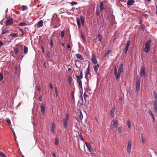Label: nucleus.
<instances>
[{
	"label": "nucleus",
	"instance_id": "obj_18",
	"mask_svg": "<svg viewBox=\"0 0 157 157\" xmlns=\"http://www.w3.org/2000/svg\"><path fill=\"white\" fill-rule=\"evenodd\" d=\"M85 145H86V147L88 149L89 151L90 152H91L90 149H91V147L90 146V144H88V143L86 142L85 143Z\"/></svg>",
	"mask_w": 157,
	"mask_h": 157
},
{
	"label": "nucleus",
	"instance_id": "obj_6",
	"mask_svg": "<svg viewBox=\"0 0 157 157\" xmlns=\"http://www.w3.org/2000/svg\"><path fill=\"white\" fill-rule=\"evenodd\" d=\"M113 123L110 126V128L112 129L116 127L117 125L118 121L114 120V119L113 121Z\"/></svg>",
	"mask_w": 157,
	"mask_h": 157
},
{
	"label": "nucleus",
	"instance_id": "obj_58",
	"mask_svg": "<svg viewBox=\"0 0 157 157\" xmlns=\"http://www.w3.org/2000/svg\"><path fill=\"white\" fill-rule=\"evenodd\" d=\"M6 121L8 124L10 125V124L11 122L10 120L9 119H6Z\"/></svg>",
	"mask_w": 157,
	"mask_h": 157
},
{
	"label": "nucleus",
	"instance_id": "obj_44",
	"mask_svg": "<svg viewBox=\"0 0 157 157\" xmlns=\"http://www.w3.org/2000/svg\"><path fill=\"white\" fill-rule=\"evenodd\" d=\"M145 25H141L140 26V28L141 29L143 30V31H144L145 29Z\"/></svg>",
	"mask_w": 157,
	"mask_h": 157
},
{
	"label": "nucleus",
	"instance_id": "obj_62",
	"mask_svg": "<svg viewBox=\"0 0 157 157\" xmlns=\"http://www.w3.org/2000/svg\"><path fill=\"white\" fill-rule=\"evenodd\" d=\"M88 74L85 73V78H86V79L87 78H88V76H87Z\"/></svg>",
	"mask_w": 157,
	"mask_h": 157
},
{
	"label": "nucleus",
	"instance_id": "obj_59",
	"mask_svg": "<svg viewBox=\"0 0 157 157\" xmlns=\"http://www.w3.org/2000/svg\"><path fill=\"white\" fill-rule=\"evenodd\" d=\"M148 113H149V115L151 116V115H152L153 114L152 113V112H151V111L150 110H149L148 111Z\"/></svg>",
	"mask_w": 157,
	"mask_h": 157
},
{
	"label": "nucleus",
	"instance_id": "obj_64",
	"mask_svg": "<svg viewBox=\"0 0 157 157\" xmlns=\"http://www.w3.org/2000/svg\"><path fill=\"white\" fill-rule=\"evenodd\" d=\"M52 154L53 157H56V154L54 152L52 153Z\"/></svg>",
	"mask_w": 157,
	"mask_h": 157
},
{
	"label": "nucleus",
	"instance_id": "obj_46",
	"mask_svg": "<svg viewBox=\"0 0 157 157\" xmlns=\"http://www.w3.org/2000/svg\"><path fill=\"white\" fill-rule=\"evenodd\" d=\"M59 144V141L57 138H56L55 140V144L56 145H58Z\"/></svg>",
	"mask_w": 157,
	"mask_h": 157
},
{
	"label": "nucleus",
	"instance_id": "obj_53",
	"mask_svg": "<svg viewBox=\"0 0 157 157\" xmlns=\"http://www.w3.org/2000/svg\"><path fill=\"white\" fill-rule=\"evenodd\" d=\"M153 105H157V99H155L153 101Z\"/></svg>",
	"mask_w": 157,
	"mask_h": 157
},
{
	"label": "nucleus",
	"instance_id": "obj_61",
	"mask_svg": "<svg viewBox=\"0 0 157 157\" xmlns=\"http://www.w3.org/2000/svg\"><path fill=\"white\" fill-rule=\"evenodd\" d=\"M121 131H122V130H121V128L120 127H119L118 128V132L120 133H121Z\"/></svg>",
	"mask_w": 157,
	"mask_h": 157
},
{
	"label": "nucleus",
	"instance_id": "obj_9",
	"mask_svg": "<svg viewBox=\"0 0 157 157\" xmlns=\"http://www.w3.org/2000/svg\"><path fill=\"white\" fill-rule=\"evenodd\" d=\"M42 115H44L45 114V106L44 104H42L40 107Z\"/></svg>",
	"mask_w": 157,
	"mask_h": 157
},
{
	"label": "nucleus",
	"instance_id": "obj_51",
	"mask_svg": "<svg viewBox=\"0 0 157 157\" xmlns=\"http://www.w3.org/2000/svg\"><path fill=\"white\" fill-rule=\"evenodd\" d=\"M65 35V32L64 30H63L61 31V36L62 37H64Z\"/></svg>",
	"mask_w": 157,
	"mask_h": 157
},
{
	"label": "nucleus",
	"instance_id": "obj_50",
	"mask_svg": "<svg viewBox=\"0 0 157 157\" xmlns=\"http://www.w3.org/2000/svg\"><path fill=\"white\" fill-rule=\"evenodd\" d=\"M68 125V123H63V126L64 127V129H66L67 128V126Z\"/></svg>",
	"mask_w": 157,
	"mask_h": 157
},
{
	"label": "nucleus",
	"instance_id": "obj_45",
	"mask_svg": "<svg viewBox=\"0 0 157 157\" xmlns=\"http://www.w3.org/2000/svg\"><path fill=\"white\" fill-rule=\"evenodd\" d=\"M153 105L154 106V111L156 113H157V105Z\"/></svg>",
	"mask_w": 157,
	"mask_h": 157
},
{
	"label": "nucleus",
	"instance_id": "obj_49",
	"mask_svg": "<svg viewBox=\"0 0 157 157\" xmlns=\"http://www.w3.org/2000/svg\"><path fill=\"white\" fill-rule=\"evenodd\" d=\"M47 56L48 57V58H51L50 53L49 51L47 52Z\"/></svg>",
	"mask_w": 157,
	"mask_h": 157
},
{
	"label": "nucleus",
	"instance_id": "obj_34",
	"mask_svg": "<svg viewBox=\"0 0 157 157\" xmlns=\"http://www.w3.org/2000/svg\"><path fill=\"white\" fill-rule=\"evenodd\" d=\"M127 124L128 128H131V124L129 120H128L127 121Z\"/></svg>",
	"mask_w": 157,
	"mask_h": 157
},
{
	"label": "nucleus",
	"instance_id": "obj_16",
	"mask_svg": "<svg viewBox=\"0 0 157 157\" xmlns=\"http://www.w3.org/2000/svg\"><path fill=\"white\" fill-rule=\"evenodd\" d=\"M55 124L52 123L51 127V131L53 134H54L55 133Z\"/></svg>",
	"mask_w": 157,
	"mask_h": 157
},
{
	"label": "nucleus",
	"instance_id": "obj_12",
	"mask_svg": "<svg viewBox=\"0 0 157 157\" xmlns=\"http://www.w3.org/2000/svg\"><path fill=\"white\" fill-rule=\"evenodd\" d=\"M135 2V1L133 0H128L127 2V5L128 6L133 5Z\"/></svg>",
	"mask_w": 157,
	"mask_h": 157
},
{
	"label": "nucleus",
	"instance_id": "obj_19",
	"mask_svg": "<svg viewBox=\"0 0 157 157\" xmlns=\"http://www.w3.org/2000/svg\"><path fill=\"white\" fill-rule=\"evenodd\" d=\"M99 67V65L98 64H97L95 65L94 67V69L96 73H97V71H98V69Z\"/></svg>",
	"mask_w": 157,
	"mask_h": 157
},
{
	"label": "nucleus",
	"instance_id": "obj_32",
	"mask_svg": "<svg viewBox=\"0 0 157 157\" xmlns=\"http://www.w3.org/2000/svg\"><path fill=\"white\" fill-rule=\"evenodd\" d=\"M69 118V115L68 113H66L65 117V118L63 119H64L67 120V121H68Z\"/></svg>",
	"mask_w": 157,
	"mask_h": 157
},
{
	"label": "nucleus",
	"instance_id": "obj_37",
	"mask_svg": "<svg viewBox=\"0 0 157 157\" xmlns=\"http://www.w3.org/2000/svg\"><path fill=\"white\" fill-rule=\"evenodd\" d=\"M129 43H130V41L129 40H128V41L127 42L126 44V48H128V49L129 46Z\"/></svg>",
	"mask_w": 157,
	"mask_h": 157
},
{
	"label": "nucleus",
	"instance_id": "obj_39",
	"mask_svg": "<svg viewBox=\"0 0 157 157\" xmlns=\"http://www.w3.org/2000/svg\"><path fill=\"white\" fill-rule=\"evenodd\" d=\"M82 38L84 42H86L85 36L84 35V34H82Z\"/></svg>",
	"mask_w": 157,
	"mask_h": 157
},
{
	"label": "nucleus",
	"instance_id": "obj_5",
	"mask_svg": "<svg viewBox=\"0 0 157 157\" xmlns=\"http://www.w3.org/2000/svg\"><path fill=\"white\" fill-rule=\"evenodd\" d=\"M140 75L141 77L146 76L145 68V67L141 68Z\"/></svg>",
	"mask_w": 157,
	"mask_h": 157
},
{
	"label": "nucleus",
	"instance_id": "obj_26",
	"mask_svg": "<svg viewBox=\"0 0 157 157\" xmlns=\"http://www.w3.org/2000/svg\"><path fill=\"white\" fill-rule=\"evenodd\" d=\"M79 102H80L79 104L81 106H83L84 105V102H83V98H82V99H81V100H80L79 101Z\"/></svg>",
	"mask_w": 157,
	"mask_h": 157
},
{
	"label": "nucleus",
	"instance_id": "obj_22",
	"mask_svg": "<svg viewBox=\"0 0 157 157\" xmlns=\"http://www.w3.org/2000/svg\"><path fill=\"white\" fill-rule=\"evenodd\" d=\"M80 20H81L82 25H84V23L85 22V21H84L85 20H84V19L83 18V16H80Z\"/></svg>",
	"mask_w": 157,
	"mask_h": 157
},
{
	"label": "nucleus",
	"instance_id": "obj_30",
	"mask_svg": "<svg viewBox=\"0 0 157 157\" xmlns=\"http://www.w3.org/2000/svg\"><path fill=\"white\" fill-rule=\"evenodd\" d=\"M68 3L70 4L71 6H73L74 5H76L77 4V2H69Z\"/></svg>",
	"mask_w": 157,
	"mask_h": 157
},
{
	"label": "nucleus",
	"instance_id": "obj_43",
	"mask_svg": "<svg viewBox=\"0 0 157 157\" xmlns=\"http://www.w3.org/2000/svg\"><path fill=\"white\" fill-rule=\"evenodd\" d=\"M90 69L89 66L86 68V72L85 73L89 74L90 73Z\"/></svg>",
	"mask_w": 157,
	"mask_h": 157
},
{
	"label": "nucleus",
	"instance_id": "obj_13",
	"mask_svg": "<svg viewBox=\"0 0 157 157\" xmlns=\"http://www.w3.org/2000/svg\"><path fill=\"white\" fill-rule=\"evenodd\" d=\"M76 57L77 59L81 60H83L84 59V58L82 57V56L80 54H76Z\"/></svg>",
	"mask_w": 157,
	"mask_h": 157
},
{
	"label": "nucleus",
	"instance_id": "obj_40",
	"mask_svg": "<svg viewBox=\"0 0 157 157\" xmlns=\"http://www.w3.org/2000/svg\"><path fill=\"white\" fill-rule=\"evenodd\" d=\"M78 135L80 138V139L82 141H84V139L82 136L81 133H78Z\"/></svg>",
	"mask_w": 157,
	"mask_h": 157
},
{
	"label": "nucleus",
	"instance_id": "obj_28",
	"mask_svg": "<svg viewBox=\"0 0 157 157\" xmlns=\"http://www.w3.org/2000/svg\"><path fill=\"white\" fill-rule=\"evenodd\" d=\"M98 40L100 42H101L102 41V36L100 35V34H99L98 35Z\"/></svg>",
	"mask_w": 157,
	"mask_h": 157
},
{
	"label": "nucleus",
	"instance_id": "obj_54",
	"mask_svg": "<svg viewBox=\"0 0 157 157\" xmlns=\"http://www.w3.org/2000/svg\"><path fill=\"white\" fill-rule=\"evenodd\" d=\"M12 132H13V136L14 137V138L15 139V140L16 141V134H15V132H14V131H13V130H12Z\"/></svg>",
	"mask_w": 157,
	"mask_h": 157
},
{
	"label": "nucleus",
	"instance_id": "obj_33",
	"mask_svg": "<svg viewBox=\"0 0 157 157\" xmlns=\"http://www.w3.org/2000/svg\"><path fill=\"white\" fill-rule=\"evenodd\" d=\"M112 52V51L111 50H108L106 52L105 55L107 56L110 54V53H111Z\"/></svg>",
	"mask_w": 157,
	"mask_h": 157
},
{
	"label": "nucleus",
	"instance_id": "obj_47",
	"mask_svg": "<svg viewBox=\"0 0 157 157\" xmlns=\"http://www.w3.org/2000/svg\"><path fill=\"white\" fill-rule=\"evenodd\" d=\"M14 52L16 53V55H17V53L18 52V50L17 48H16L14 49Z\"/></svg>",
	"mask_w": 157,
	"mask_h": 157
},
{
	"label": "nucleus",
	"instance_id": "obj_63",
	"mask_svg": "<svg viewBox=\"0 0 157 157\" xmlns=\"http://www.w3.org/2000/svg\"><path fill=\"white\" fill-rule=\"evenodd\" d=\"M117 71V67L116 66H115L114 67V72H116H116Z\"/></svg>",
	"mask_w": 157,
	"mask_h": 157
},
{
	"label": "nucleus",
	"instance_id": "obj_35",
	"mask_svg": "<svg viewBox=\"0 0 157 157\" xmlns=\"http://www.w3.org/2000/svg\"><path fill=\"white\" fill-rule=\"evenodd\" d=\"M88 97V95H87L86 93H85L84 94V100H85V103L86 104V98Z\"/></svg>",
	"mask_w": 157,
	"mask_h": 157
},
{
	"label": "nucleus",
	"instance_id": "obj_8",
	"mask_svg": "<svg viewBox=\"0 0 157 157\" xmlns=\"http://www.w3.org/2000/svg\"><path fill=\"white\" fill-rule=\"evenodd\" d=\"M13 20L12 18H9L6 21V25H10L13 23Z\"/></svg>",
	"mask_w": 157,
	"mask_h": 157
},
{
	"label": "nucleus",
	"instance_id": "obj_3",
	"mask_svg": "<svg viewBox=\"0 0 157 157\" xmlns=\"http://www.w3.org/2000/svg\"><path fill=\"white\" fill-rule=\"evenodd\" d=\"M131 143L130 140L128 141L127 146V151L128 154H129L131 150Z\"/></svg>",
	"mask_w": 157,
	"mask_h": 157
},
{
	"label": "nucleus",
	"instance_id": "obj_1",
	"mask_svg": "<svg viewBox=\"0 0 157 157\" xmlns=\"http://www.w3.org/2000/svg\"><path fill=\"white\" fill-rule=\"evenodd\" d=\"M75 76L77 78L76 81L78 84V86L80 88L82 89V85L81 79L83 78V74L82 71H80V73L79 75H75Z\"/></svg>",
	"mask_w": 157,
	"mask_h": 157
},
{
	"label": "nucleus",
	"instance_id": "obj_55",
	"mask_svg": "<svg viewBox=\"0 0 157 157\" xmlns=\"http://www.w3.org/2000/svg\"><path fill=\"white\" fill-rule=\"evenodd\" d=\"M14 53V51H11L10 52V54L12 55V56L15 58V56L13 55Z\"/></svg>",
	"mask_w": 157,
	"mask_h": 157
},
{
	"label": "nucleus",
	"instance_id": "obj_57",
	"mask_svg": "<svg viewBox=\"0 0 157 157\" xmlns=\"http://www.w3.org/2000/svg\"><path fill=\"white\" fill-rule=\"evenodd\" d=\"M49 86L51 90H52L53 89V86H52V84L51 83H49Z\"/></svg>",
	"mask_w": 157,
	"mask_h": 157
},
{
	"label": "nucleus",
	"instance_id": "obj_31",
	"mask_svg": "<svg viewBox=\"0 0 157 157\" xmlns=\"http://www.w3.org/2000/svg\"><path fill=\"white\" fill-rule=\"evenodd\" d=\"M28 8L26 6H23L22 7L21 10L22 11H24L26 10Z\"/></svg>",
	"mask_w": 157,
	"mask_h": 157
},
{
	"label": "nucleus",
	"instance_id": "obj_11",
	"mask_svg": "<svg viewBox=\"0 0 157 157\" xmlns=\"http://www.w3.org/2000/svg\"><path fill=\"white\" fill-rule=\"evenodd\" d=\"M121 74V73L119 71L118 72L117 71L116 73V72H114V75L116 77V79L117 80H118L120 78Z\"/></svg>",
	"mask_w": 157,
	"mask_h": 157
},
{
	"label": "nucleus",
	"instance_id": "obj_25",
	"mask_svg": "<svg viewBox=\"0 0 157 157\" xmlns=\"http://www.w3.org/2000/svg\"><path fill=\"white\" fill-rule=\"evenodd\" d=\"M28 48L26 46H25L24 48V53L25 54H26L28 52Z\"/></svg>",
	"mask_w": 157,
	"mask_h": 157
},
{
	"label": "nucleus",
	"instance_id": "obj_48",
	"mask_svg": "<svg viewBox=\"0 0 157 157\" xmlns=\"http://www.w3.org/2000/svg\"><path fill=\"white\" fill-rule=\"evenodd\" d=\"M68 81L69 84H71V76H69Z\"/></svg>",
	"mask_w": 157,
	"mask_h": 157
},
{
	"label": "nucleus",
	"instance_id": "obj_23",
	"mask_svg": "<svg viewBox=\"0 0 157 157\" xmlns=\"http://www.w3.org/2000/svg\"><path fill=\"white\" fill-rule=\"evenodd\" d=\"M11 36L12 37H14V36L18 37V36L17 34L16 33H13L12 34H11L8 36L9 37H10Z\"/></svg>",
	"mask_w": 157,
	"mask_h": 157
},
{
	"label": "nucleus",
	"instance_id": "obj_60",
	"mask_svg": "<svg viewBox=\"0 0 157 157\" xmlns=\"http://www.w3.org/2000/svg\"><path fill=\"white\" fill-rule=\"evenodd\" d=\"M79 92L80 93V95H79V97L80 98H81V100L82 99V98H83L82 96V93L81 92V91H79Z\"/></svg>",
	"mask_w": 157,
	"mask_h": 157
},
{
	"label": "nucleus",
	"instance_id": "obj_20",
	"mask_svg": "<svg viewBox=\"0 0 157 157\" xmlns=\"http://www.w3.org/2000/svg\"><path fill=\"white\" fill-rule=\"evenodd\" d=\"M76 21L78 26V27H80L81 25L80 19L79 18L77 17L76 18Z\"/></svg>",
	"mask_w": 157,
	"mask_h": 157
},
{
	"label": "nucleus",
	"instance_id": "obj_15",
	"mask_svg": "<svg viewBox=\"0 0 157 157\" xmlns=\"http://www.w3.org/2000/svg\"><path fill=\"white\" fill-rule=\"evenodd\" d=\"M91 60L93 63L94 64H97V59L95 56H93L91 58Z\"/></svg>",
	"mask_w": 157,
	"mask_h": 157
},
{
	"label": "nucleus",
	"instance_id": "obj_10",
	"mask_svg": "<svg viewBox=\"0 0 157 157\" xmlns=\"http://www.w3.org/2000/svg\"><path fill=\"white\" fill-rule=\"evenodd\" d=\"M115 110V108L114 107H112L110 111V114L111 117L112 118H113L114 117Z\"/></svg>",
	"mask_w": 157,
	"mask_h": 157
},
{
	"label": "nucleus",
	"instance_id": "obj_14",
	"mask_svg": "<svg viewBox=\"0 0 157 157\" xmlns=\"http://www.w3.org/2000/svg\"><path fill=\"white\" fill-rule=\"evenodd\" d=\"M43 23L42 20H40L37 23V26L38 28H40L43 26Z\"/></svg>",
	"mask_w": 157,
	"mask_h": 157
},
{
	"label": "nucleus",
	"instance_id": "obj_27",
	"mask_svg": "<svg viewBox=\"0 0 157 157\" xmlns=\"http://www.w3.org/2000/svg\"><path fill=\"white\" fill-rule=\"evenodd\" d=\"M80 113L79 115V119L81 120H82L83 118V116L82 114V113L81 111H80Z\"/></svg>",
	"mask_w": 157,
	"mask_h": 157
},
{
	"label": "nucleus",
	"instance_id": "obj_21",
	"mask_svg": "<svg viewBox=\"0 0 157 157\" xmlns=\"http://www.w3.org/2000/svg\"><path fill=\"white\" fill-rule=\"evenodd\" d=\"M104 4L102 2H101L100 3V7L101 12L102 11L104 10Z\"/></svg>",
	"mask_w": 157,
	"mask_h": 157
},
{
	"label": "nucleus",
	"instance_id": "obj_29",
	"mask_svg": "<svg viewBox=\"0 0 157 157\" xmlns=\"http://www.w3.org/2000/svg\"><path fill=\"white\" fill-rule=\"evenodd\" d=\"M153 94L155 99H157V93L155 90L153 91Z\"/></svg>",
	"mask_w": 157,
	"mask_h": 157
},
{
	"label": "nucleus",
	"instance_id": "obj_36",
	"mask_svg": "<svg viewBox=\"0 0 157 157\" xmlns=\"http://www.w3.org/2000/svg\"><path fill=\"white\" fill-rule=\"evenodd\" d=\"M54 89L55 90V94H56V97H57L58 96V92L57 89L56 87H55Z\"/></svg>",
	"mask_w": 157,
	"mask_h": 157
},
{
	"label": "nucleus",
	"instance_id": "obj_17",
	"mask_svg": "<svg viewBox=\"0 0 157 157\" xmlns=\"http://www.w3.org/2000/svg\"><path fill=\"white\" fill-rule=\"evenodd\" d=\"M118 71L120 72H123V64L121 63L119 69L118 70Z\"/></svg>",
	"mask_w": 157,
	"mask_h": 157
},
{
	"label": "nucleus",
	"instance_id": "obj_52",
	"mask_svg": "<svg viewBox=\"0 0 157 157\" xmlns=\"http://www.w3.org/2000/svg\"><path fill=\"white\" fill-rule=\"evenodd\" d=\"M50 45H51V47L52 48L53 47V41L52 39H51L50 41Z\"/></svg>",
	"mask_w": 157,
	"mask_h": 157
},
{
	"label": "nucleus",
	"instance_id": "obj_24",
	"mask_svg": "<svg viewBox=\"0 0 157 157\" xmlns=\"http://www.w3.org/2000/svg\"><path fill=\"white\" fill-rule=\"evenodd\" d=\"M143 134H142L141 135V138L142 140V142L143 144L145 143V137H143Z\"/></svg>",
	"mask_w": 157,
	"mask_h": 157
},
{
	"label": "nucleus",
	"instance_id": "obj_7",
	"mask_svg": "<svg viewBox=\"0 0 157 157\" xmlns=\"http://www.w3.org/2000/svg\"><path fill=\"white\" fill-rule=\"evenodd\" d=\"M140 80L137 78L136 81V90L138 91L140 89Z\"/></svg>",
	"mask_w": 157,
	"mask_h": 157
},
{
	"label": "nucleus",
	"instance_id": "obj_41",
	"mask_svg": "<svg viewBox=\"0 0 157 157\" xmlns=\"http://www.w3.org/2000/svg\"><path fill=\"white\" fill-rule=\"evenodd\" d=\"M9 32V30H6L5 31H2V33L1 34L3 35L5 34L6 33H8Z\"/></svg>",
	"mask_w": 157,
	"mask_h": 157
},
{
	"label": "nucleus",
	"instance_id": "obj_42",
	"mask_svg": "<svg viewBox=\"0 0 157 157\" xmlns=\"http://www.w3.org/2000/svg\"><path fill=\"white\" fill-rule=\"evenodd\" d=\"M3 79V74L2 72H0V81H1Z\"/></svg>",
	"mask_w": 157,
	"mask_h": 157
},
{
	"label": "nucleus",
	"instance_id": "obj_2",
	"mask_svg": "<svg viewBox=\"0 0 157 157\" xmlns=\"http://www.w3.org/2000/svg\"><path fill=\"white\" fill-rule=\"evenodd\" d=\"M152 43L151 40H148L145 43V47L144 48V52L146 53H148L150 50V47L151 44Z\"/></svg>",
	"mask_w": 157,
	"mask_h": 157
},
{
	"label": "nucleus",
	"instance_id": "obj_56",
	"mask_svg": "<svg viewBox=\"0 0 157 157\" xmlns=\"http://www.w3.org/2000/svg\"><path fill=\"white\" fill-rule=\"evenodd\" d=\"M20 25L21 26H24L26 25V23L25 22H21L20 23Z\"/></svg>",
	"mask_w": 157,
	"mask_h": 157
},
{
	"label": "nucleus",
	"instance_id": "obj_38",
	"mask_svg": "<svg viewBox=\"0 0 157 157\" xmlns=\"http://www.w3.org/2000/svg\"><path fill=\"white\" fill-rule=\"evenodd\" d=\"M0 156L1 157H7L4 153L1 151H0Z\"/></svg>",
	"mask_w": 157,
	"mask_h": 157
},
{
	"label": "nucleus",
	"instance_id": "obj_4",
	"mask_svg": "<svg viewBox=\"0 0 157 157\" xmlns=\"http://www.w3.org/2000/svg\"><path fill=\"white\" fill-rule=\"evenodd\" d=\"M53 25L54 27L55 28H57L59 27L60 25L58 24L59 23V18H57L55 20H53L52 21Z\"/></svg>",
	"mask_w": 157,
	"mask_h": 157
}]
</instances>
